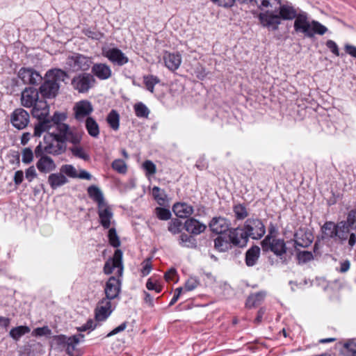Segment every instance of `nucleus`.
I'll return each instance as SVG.
<instances>
[{
	"label": "nucleus",
	"instance_id": "obj_27",
	"mask_svg": "<svg viewBox=\"0 0 356 356\" xmlns=\"http://www.w3.org/2000/svg\"><path fill=\"white\" fill-rule=\"evenodd\" d=\"M175 214L180 218H186L193 213V207L185 202H177L172 207Z\"/></svg>",
	"mask_w": 356,
	"mask_h": 356
},
{
	"label": "nucleus",
	"instance_id": "obj_22",
	"mask_svg": "<svg viewBox=\"0 0 356 356\" xmlns=\"http://www.w3.org/2000/svg\"><path fill=\"white\" fill-rule=\"evenodd\" d=\"M74 111L76 119L80 121L89 115L92 112L93 108L89 101L82 100L76 104Z\"/></svg>",
	"mask_w": 356,
	"mask_h": 356
},
{
	"label": "nucleus",
	"instance_id": "obj_29",
	"mask_svg": "<svg viewBox=\"0 0 356 356\" xmlns=\"http://www.w3.org/2000/svg\"><path fill=\"white\" fill-rule=\"evenodd\" d=\"M87 192L88 196L97 204V207L106 203L103 193L97 186L94 185L89 186Z\"/></svg>",
	"mask_w": 356,
	"mask_h": 356
},
{
	"label": "nucleus",
	"instance_id": "obj_51",
	"mask_svg": "<svg viewBox=\"0 0 356 356\" xmlns=\"http://www.w3.org/2000/svg\"><path fill=\"white\" fill-rule=\"evenodd\" d=\"M22 161L25 164H29L33 161L34 154L30 147H26L22 152Z\"/></svg>",
	"mask_w": 356,
	"mask_h": 356
},
{
	"label": "nucleus",
	"instance_id": "obj_59",
	"mask_svg": "<svg viewBox=\"0 0 356 356\" xmlns=\"http://www.w3.org/2000/svg\"><path fill=\"white\" fill-rule=\"evenodd\" d=\"M25 177L29 182L32 181L37 177V172L33 165L30 166L26 170Z\"/></svg>",
	"mask_w": 356,
	"mask_h": 356
},
{
	"label": "nucleus",
	"instance_id": "obj_60",
	"mask_svg": "<svg viewBox=\"0 0 356 356\" xmlns=\"http://www.w3.org/2000/svg\"><path fill=\"white\" fill-rule=\"evenodd\" d=\"M326 47L331 51V52L332 54H334L335 56H339V47H338V45L337 44V43L332 40H328L327 42H326Z\"/></svg>",
	"mask_w": 356,
	"mask_h": 356
},
{
	"label": "nucleus",
	"instance_id": "obj_50",
	"mask_svg": "<svg viewBox=\"0 0 356 356\" xmlns=\"http://www.w3.org/2000/svg\"><path fill=\"white\" fill-rule=\"evenodd\" d=\"M155 213L157 218L161 220H167L171 218V212L169 209L162 207H156Z\"/></svg>",
	"mask_w": 356,
	"mask_h": 356
},
{
	"label": "nucleus",
	"instance_id": "obj_5",
	"mask_svg": "<svg viewBox=\"0 0 356 356\" xmlns=\"http://www.w3.org/2000/svg\"><path fill=\"white\" fill-rule=\"evenodd\" d=\"M294 29L296 32L303 33L306 37L312 38L314 34L324 35L327 29L318 21L308 20L307 14L301 12L295 17Z\"/></svg>",
	"mask_w": 356,
	"mask_h": 356
},
{
	"label": "nucleus",
	"instance_id": "obj_23",
	"mask_svg": "<svg viewBox=\"0 0 356 356\" xmlns=\"http://www.w3.org/2000/svg\"><path fill=\"white\" fill-rule=\"evenodd\" d=\"M31 113L37 119L47 118L49 114V106L46 101L38 100L32 106Z\"/></svg>",
	"mask_w": 356,
	"mask_h": 356
},
{
	"label": "nucleus",
	"instance_id": "obj_44",
	"mask_svg": "<svg viewBox=\"0 0 356 356\" xmlns=\"http://www.w3.org/2000/svg\"><path fill=\"white\" fill-rule=\"evenodd\" d=\"M152 193L154 198L156 200L159 204L163 205L165 203L166 195L163 190H161L158 186H154L152 188Z\"/></svg>",
	"mask_w": 356,
	"mask_h": 356
},
{
	"label": "nucleus",
	"instance_id": "obj_62",
	"mask_svg": "<svg viewBox=\"0 0 356 356\" xmlns=\"http://www.w3.org/2000/svg\"><path fill=\"white\" fill-rule=\"evenodd\" d=\"M127 322H123L119 326L116 327L111 332H110L106 335V337H109L113 336V335H115V334H118V333H119L120 332L124 331L127 328Z\"/></svg>",
	"mask_w": 356,
	"mask_h": 356
},
{
	"label": "nucleus",
	"instance_id": "obj_47",
	"mask_svg": "<svg viewBox=\"0 0 356 356\" xmlns=\"http://www.w3.org/2000/svg\"><path fill=\"white\" fill-rule=\"evenodd\" d=\"M108 241L111 245L118 248L120 245V241L115 228H111L108 234Z\"/></svg>",
	"mask_w": 356,
	"mask_h": 356
},
{
	"label": "nucleus",
	"instance_id": "obj_57",
	"mask_svg": "<svg viewBox=\"0 0 356 356\" xmlns=\"http://www.w3.org/2000/svg\"><path fill=\"white\" fill-rule=\"evenodd\" d=\"M142 264H143V268L141 270V273H142L143 276H146L150 273V271L152 268L151 259L148 258V259H145L143 262Z\"/></svg>",
	"mask_w": 356,
	"mask_h": 356
},
{
	"label": "nucleus",
	"instance_id": "obj_31",
	"mask_svg": "<svg viewBox=\"0 0 356 356\" xmlns=\"http://www.w3.org/2000/svg\"><path fill=\"white\" fill-rule=\"evenodd\" d=\"M47 119L50 122L51 127H55V131L59 132V125L70 127L68 124L63 122L66 119V115L63 113L55 112L53 116L50 117L48 115Z\"/></svg>",
	"mask_w": 356,
	"mask_h": 356
},
{
	"label": "nucleus",
	"instance_id": "obj_32",
	"mask_svg": "<svg viewBox=\"0 0 356 356\" xmlns=\"http://www.w3.org/2000/svg\"><path fill=\"white\" fill-rule=\"evenodd\" d=\"M266 295L265 291H259L250 295L246 300L245 306L248 308L257 306L264 300Z\"/></svg>",
	"mask_w": 356,
	"mask_h": 356
},
{
	"label": "nucleus",
	"instance_id": "obj_16",
	"mask_svg": "<svg viewBox=\"0 0 356 356\" xmlns=\"http://www.w3.org/2000/svg\"><path fill=\"white\" fill-rule=\"evenodd\" d=\"M18 77L24 84L36 85L42 81L41 75L32 68L22 67L18 72Z\"/></svg>",
	"mask_w": 356,
	"mask_h": 356
},
{
	"label": "nucleus",
	"instance_id": "obj_61",
	"mask_svg": "<svg viewBox=\"0 0 356 356\" xmlns=\"http://www.w3.org/2000/svg\"><path fill=\"white\" fill-rule=\"evenodd\" d=\"M46 154L47 153H46L45 146L43 147L40 142L35 148L33 154H35V156L37 158L40 159L42 156H48V155H47Z\"/></svg>",
	"mask_w": 356,
	"mask_h": 356
},
{
	"label": "nucleus",
	"instance_id": "obj_14",
	"mask_svg": "<svg viewBox=\"0 0 356 356\" xmlns=\"http://www.w3.org/2000/svg\"><path fill=\"white\" fill-rule=\"evenodd\" d=\"M103 55L113 64L118 66H122L129 62V58L118 48L104 50Z\"/></svg>",
	"mask_w": 356,
	"mask_h": 356
},
{
	"label": "nucleus",
	"instance_id": "obj_34",
	"mask_svg": "<svg viewBox=\"0 0 356 356\" xmlns=\"http://www.w3.org/2000/svg\"><path fill=\"white\" fill-rule=\"evenodd\" d=\"M86 128L90 136L94 138L98 137L99 127L97 122L91 117H88L86 120Z\"/></svg>",
	"mask_w": 356,
	"mask_h": 356
},
{
	"label": "nucleus",
	"instance_id": "obj_12",
	"mask_svg": "<svg viewBox=\"0 0 356 356\" xmlns=\"http://www.w3.org/2000/svg\"><path fill=\"white\" fill-rule=\"evenodd\" d=\"M111 300L102 298L99 300L95 309V316L97 321H104L108 318L113 311Z\"/></svg>",
	"mask_w": 356,
	"mask_h": 356
},
{
	"label": "nucleus",
	"instance_id": "obj_38",
	"mask_svg": "<svg viewBox=\"0 0 356 356\" xmlns=\"http://www.w3.org/2000/svg\"><path fill=\"white\" fill-rule=\"evenodd\" d=\"M106 121L111 128L113 130H118L120 127V115L115 110H111L108 113Z\"/></svg>",
	"mask_w": 356,
	"mask_h": 356
},
{
	"label": "nucleus",
	"instance_id": "obj_58",
	"mask_svg": "<svg viewBox=\"0 0 356 356\" xmlns=\"http://www.w3.org/2000/svg\"><path fill=\"white\" fill-rule=\"evenodd\" d=\"M97 326V324L94 323V321L92 319H89L86 323L81 325V327H79L77 328L78 331L79 332H85L87 330H93Z\"/></svg>",
	"mask_w": 356,
	"mask_h": 356
},
{
	"label": "nucleus",
	"instance_id": "obj_55",
	"mask_svg": "<svg viewBox=\"0 0 356 356\" xmlns=\"http://www.w3.org/2000/svg\"><path fill=\"white\" fill-rule=\"evenodd\" d=\"M143 166L147 175H152L156 173V168L152 161L147 160L143 163Z\"/></svg>",
	"mask_w": 356,
	"mask_h": 356
},
{
	"label": "nucleus",
	"instance_id": "obj_3",
	"mask_svg": "<svg viewBox=\"0 0 356 356\" xmlns=\"http://www.w3.org/2000/svg\"><path fill=\"white\" fill-rule=\"evenodd\" d=\"M277 5L279 6L278 13L275 10H267L259 14L258 18L264 27L276 31L278 29L282 19L291 20L297 16V10L291 4H282L280 2V4Z\"/></svg>",
	"mask_w": 356,
	"mask_h": 356
},
{
	"label": "nucleus",
	"instance_id": "obj_26",
	"mask_svg": "<svg viewBox=\"0 0 356 356\" xmlns=\"http://www.w3.org/2000/svg\"><path fill=\"white\" fill-rule=\"evenodd\" d=\"M36 168L40 172L47 174L54 171L56 168V165L53 159L49 156H42L36 162Z\"/></svg>",
	"mask_w": 356,
	"mask_h": 356
},
{
	"label": "nucleus",
	"instance_id": "obj_49",
	"mask_svg": "<svg viewBox=\"0 0 356 356\" xmlns=\"http://www.w3.org/2000/svg\"><path fill=\"white\" fill-rule=\"evenodd\" d=\"M60 172L65 174L67 176L72 178H77V172L76 168L70 164H65L61 166Z\"/></svg>",
	"mask_w": 356,
	"mask_h": 356
},
{
	"label": "nucleus",
	"instance_id": "obj_37",
	"mask_svg": "<svg viewBox=\"0 0 356 356\" xmlns=\"http://www.w3.org/2000/svg\"><path fill=\"white\" fill-rule=\"evenodd\" d=\"M230 243L232 244L230 240L228 241L219 236L214 240V248L219 252H226L231 248Z\"/></svg>",
	"mask_w": 356,
	"mask_h": 356
},
{
	"label": "nucleus",
	"instance_id": "obj_45",
	"mask_svg": "<svg viewBox=\"0 0 356 356\" xmlns=\"http://www.w3.org/2000/svg\"><path fill=\"white\" fill-rule=\"evenodd\" d=\"M341 221L350 227V229H356V209L350 210L347 213L346 219Z\"/></svg>",
	"mask_w": 356,
	"mask_h": 356
},
{
	"label": "nucleus",
	"instance_id": "obj_64",
	"mask_svg": "<svg viewBox=\"0 0 356 356\" xmlns=\"http://www.w3.org/2000/svg\"><path fill=\"white\" fill-rule=\"evenodd\" d=\"M344 49L346 54H349L352 57L356 58V47L352 44H347L344 47Z\"/></svg>",
	"mask_w": 356,
	"mask_h": 356
},
{
	"label": "nucleus",
	"instance_id": "obj_19",
	"mask_svg": "<svg viewBox=\"0 0 356 356\" xmlns=\"http://www.w3.org/2000/svg\"><path fill=\"white\" fill-rule=\"evenodd\" d=\"M39 99L38 91L37 89L29 87L26 88L21 95V104L26 108H31Z\"/></svg>",
	"mask_w": 356,
	"mask_h": 356
},
{
	"label": "nucleus",
	"instance_id": "obj_8",
	"mask_svg": "<svg viewBox=\"0 0 356 356\" xmlns=\"http://www.w3.org/2000/svg\"><path fill=\"white\" fill-rule=\"evenodd\" d=\"M95 82L96 80L92 74L85 72L74 76L71 84L79 92L86 93L94 86Z\"/></svg>",
	"mask_w": 356,
	"mask_h": 356
},
{
	"label": "nucleus",
	"instance_id": "obj_33",
	"mask_svg": "<svg viewBox=\"0 0 356 356\" xmlns=\"http://www.w3.org/2000/svg\"><path fill=\"white\" fill-rule=\"evenodd\" d=\"M38 120V122L35 125L33 135L34 136L40 137L42 133L49 131L51 126L47 118Z\"/></svg>",
	"mask_w": 356,
	"mask_h": 356
},
{
	"label": "nucleus",
	"instance_id": "obj_20",
	"mask_svg": "<svg viewBox=\"0 0 356 356\" xmlns=\"http://www.w3.org/2000/svg\"><path fill=\"white\" fill-rule=\"evenodd\" d=\"M165 66L170 71L177 70L181 63V56L179 53L165 52L163 56Z\"/></svg>",
	"mask_w": 356,
	"mask_h": 356
},
{
	"label": "nucleus",
	"instance_id": "obj_11",
	"mask_svg": "<svg viewBox=\"0 0 356 356\" xmlns=\"http://www.w3.org/2000/svg\"><path fill=\"white\" fill-rule=\"evenodd\" d=\"M10 122L18 130L25 129L30 122L29 113L22 108L15 109L10 114Z\"/></svg>",
	"mask_w": 356,
	"mask_h": 356
},
{
	"label": "nucleus",
	"instance_id": "obj_4",
	"mask_svg": "<svg viewBox=\"0 0 356 356\" xmlns=\"http://www.w3.org/2000/svg\"><path fill=\"white\" fill-rule=\"evenodd\" d=\"M68 78L66 72L61 69L54 68L48 70L45 74V81L40 86V93L44 98L56 97L60 87V83Z\"/></svg>",
	"mask_w": 356,
	"mask_h": 356
},
{
	"label": "nucleus",
	"instance_id": "obj_24",
	"mask_svg": "<svg viewBox=\"0 0 356 356\" xmlns=\"http://www.w3.org/2000/svg\"><path fill=\"white\" fill-rule=\"evenodd\" d=\"M92 73L99 80H106L112 76V70L106 63H95L92 67Z\"/></svg>",
	"mask_w": 356,
	"mask_h": 356
},
{
	"label": "nucleus",
	"instance_id": "obj_53",
	"mask_svg": "<svg viewBox=\"0 0 356 356\" xmlns=\"http://www.w3.org/2000/svg\"><path fill=\"white\" fill-rule=\"evenodd\" d=\"M83 33L85 35L93 40H100L103 37L102 33L90 29H83Z\"/></svg>",
	"mask_w": 356,
	"mask_h": 356
},
{
	"label": "nucleus",
	"instance_id": "obj_9",
	"mask_svg": "<svg viewBox=\"0 0 356 356\" xmlns=\"http://www.w3.org/2000/svg\"><path fill=\"white\" fill-rule=\"evenodd\" d=\"M92 64L90 57L81 54H73L67 58V65L74 71H87Z\"/></svg>",
	"mask_w": 356,
	"mask_h": 356
},
{
	"label": "nucleus",
	"instance_id": "obj_36",
	"mask_svg": "<svg viewBox=\"0 0 356 356\" xmlns=\"http://www.w3.org/2000/svg\"><path fill=\"white\" fill-rule=\"evenodd\" d=\"M179 244L185 248H195L197 247V241L193 236L182 233L179 236Z\"/></svg>",
	"mask_w": 356,
	"mask_h": 356
},
{
	"label": "nucleus",
	"instance_id": "obj_17",
	"mask_svg": "<svg viewBox=\"0 0 356 356\" xmlns=\"http://www.w3.org/2000/svg\"><path fill=\"white\" fill-rule=\"evenodd\" d=\"M230 225V220L221 216L213 217L209 223L211 231L218 234H223L227 231L229 232Z\"/></svg>",
	"mask_w": 356,
	"mask_h": 356
},
{
	"label": "nucleus",
	"instance_id": "obj_6",
	"mask_svg": "<svg viewBox=\"0 0 356 356\" xmlns=\"http://www.w3.org/2000/svg\"><path fill=\"white\" fill-rule=\"evenodd\" d=\"M275 231L274 227L269 228L268 234L261 242V248L264 252H272L276 256L282 258L286 252V246L284 239L273 237V233Z\"/></svg>",
	"mask_w": 356,
	"mask_h": 356
},
{
	"label": "nucleus",
	"instance_id": "obj_2",
	"mask_svg": "<svg viewBox=\"0 0 356 356\" xmlns=\"http://www.w3.org/2000/svg\"><path fill=\"white\" fill-rule=\"evenodd\" d=\"M266 233V227L258 218H248L243 227L232 228L229 230V239L235 246L244 247L249 238L254 240L261 238Z\"/></svg>",
	"mask_w": 356,
	"mask_h": 356
},
{
	"label": "nucleus",
	"instance_id": "obj_63",
	"mask_svg": "<svg viewBox=\"0 0 356 356\" xmlns=\"http://www.w3.org/2000/svg\"><path fill=\"white\" fill-rule=\"evenodd\" d=\"M344 348L351 353L352 356H356V343L350 341L344 344Z\"/></svg>",
	"mask_w": 356,
	"mask_h": 356
},
{
	"label": "nucleus",
	"instance_id": "obj_18",
	"mask_svg": "<svg viewBox=\"0 0 356 356\" xmlns=\"http://www.w3.org/2000/svg\"><path fill=\"white\" fill-rule=\"evenodd\" d=\"M97 213L101 225L104 229H108L111 225L113 213L107 202L97 207Z\"/></svg>",
	"mask_w": 356,
	"mask_h": 356
},
{
	"label": "nucleus",
	"instance_id": "obj_46",
	"mask_svg": "<svg viewBox=\"0 0 356 356\" xmlns=\"http://www.w3.org/2000/svg\"><path fill=\"white\" fill-rule=\"evenodd\" d=\"M182 222L178 218H173L168 223V229L172 234H177L181 232Z\"/></svg>",
	"mask_w": 356,
	"mask_h": 356
},
{
	"label": "nucleus",
	"instance_id": "obj_30",
	"mask_svg": "<svg viewBox=\"0 0 356 356\" xmlns=\"http://www.w3.org/2000/svg\"><path fill=\"white\" fill-rule=\"evenodd\" d=\"M260 255V248L257 245L251 247L245 253V264L248 266L256 264Z\"/></svg>",
	"mask_w": 356,
	"mask_h": 356
},
{
	"label": "nucleus",
	"instance_id": "obj_52",
	"mask_svg": "<svg viewBox=\"0 0 356 356\" xmlns=\"http://www.w3.org/2000/svg\"><path fill=\"white\" fill-rule=\"evenodd\" d=\"M51 330L48 326H43L41 327H37L32 332V335L35 337H42V336H50Z\"/></svg>",
	"mask_w": 356,
	"mask_h": 356
},
{
	"label": "nucleus",
	"instance_id": "obj_25",
	"mask_svg": "<svg viewBox=\"0 0 356 356\" xmlns=\"http://www.w3.org/2000/svg\"><path fill=\"white\" fill-rule=\"evenodd\" d=\"M186 231L193 234L198 235L203 233L207 226L194 218H188L184 222Z\"/></svg>",
	"mask_w": 356,
	"mask_h": 356
},
{
	"label": "nucleus",
	"instance_id": "obj_54",
	"mask_svg": "<svg viewBox=\"0 0 356 356\" xmlns=\"http://www.w3.org/2000/svg\"><path fill=\"white\" fill-rule=\"evenodd\" d=\"M298 259L302 263H307L314 259V255L309 251H300L298 254Z\"/></svg>",
	"mask_w": 356,
	"mask_h": 356
},
{
	"label": "nucleus",
	"instance_id": "obj_56",
	"mask_svg": "<svg viewBox=\"0 0 356 356\" xmlns=\"http://www.w3.org/2000/svg\"><path fill=\"white\" fill-rule=\"evenodd\" d=\"M199 282L196 279L191 277L186 282L184 285V291H193L199 285Z\"/></svg>",
	"mask_w": 356,
	"mask_h": 356
},
{
	"label": "nucleus",
	"instance_id": "obj_1",
	"mask_svg": "<svg viewBox=\"0 0 356 356\" xmlns=\"http://www.w3.org/2000/svg\"><path fill=\"white\" fill-rule=\"evenodd\" d=\"M59 132H48L44 136L46 153L53 156L64 154L67 150V142L73 145L79 144L81 135L74 129L59 125Z\"/></svg>",
	"mask_w": 356,
	"mask_h": 356
},
{
	"label": "nucleus",
	"instance_id": "obj_40",
	"mask_svg": "<svg viewBox=\"0 0 356 356\" xmlns=\"http://www.w3.org/2000/svg\"><path fill=\"white\" fill-rule=\"evenodd\" d=\"M134 109L136 115L140 118H147L150 113L149 109L143 102H138L135 104Z\"/></svg>",
	"mask_w": 356,
	"mask_h": 356
},
{
	"label": "nucleus",
	"instance_id": "obj_15",
	"mask_svg": "<svg viewBox=\"0 0 356 356\" xmlns=\"http://www.w3.org/2000/svg\"><path fill=\"white\" fill-rule=\"evenodd\" d=\"M121 290V282L114 276L108 278L104 287L106 297L104 298L113 300L119 296Z\"/></svg>",
	"mask_w": 356,
	"mask_h": 356
},
{
	"label": "nucleus",
	"instance_id": "obj_10",
	"mask_svg": "<svg viewBox=\"0 0 356 356\" xmlns=\"http://www.w3.org/2000/svg\"><path fill=\"white\" fill-rule=\"evenodd\" d=\"M122 251L120 249L115 250L113 257L109 258L104 264L103 271L106 275H110L113 273L114 268H118L119 276L122 275Z\"/></svg>",
	"mask_w": 356,
	"mask_h": 356
},
{
	"label": "nucleus",
	"instance_id": "obj_21",
	"mask_svg": "<svg viewBox=\"0 0 356 356\" xmlns=\"http://www.w3.org/2000/svg\"><path fill=\"white\" fill-rule=\"evenodd\" d=\"M294 237L296 246L302 248H307L309 246L314 240L312 234L309 231L303 229L298 230L296 232Z\"/></svg>",
	"mask_w": 356,
	"mask_h": 356
},
{
	"label": "nucleus",
	"instance_id": "obj_39",
	"mask_svg": "<svg viewBox=\"0 0 356 356\" xmlns=\"http://www.w3.org/2000/svg\"><path fill=\"white\" fill-rule=\"evenodd\" d=\"M323 233L330 238L337 237V224L332 221H327L321 227Z\"/></svg>",
	"mask_w": 356,
	"mask_h": 356
},
{
	"label": "nucleus",
	"instance_id": "obj_48",
	"mask_svg": "<svg viewBox=\"0 0 356 356\" xmlns=\"http://www.w3.org/2000/svg\"><path fill=\"white\" fill-rule=\"evenodd\" d=\"M111 165L113 169L119 173L124 174L127 172V166L125 162L122 159L114 160Z\"/></svg>",
	"mask_w": 356,
	"mask_h": 356
},
{
	"label": "nucleus",
	"instance_id": "obj_28",
	"mask_svg": "<svg viewBox=\"0 0 356 356\" xmlns=\"http://www.w3.org/2000/svg\"><path fill=\"white\" fill-rule=\"evenodd\" d=\"M67 182V179L62 172L52 173L48 177V183L52 189H56Z\"/></svg>",
	"mask_w": 356,
	"mask_h": 356
},
{
	"label": "nucleus",
	"instance_id": "obj_13",
	"mask_svg": "<svg viewBox=\"0 0 356 356\" xmlns=\"http://www.w3.org/2000/svg\"><path fill=\"white\" fill-rule=\"evenodd\" d=\"M337 237L341 241H345L348 240V243L350 247H353L356 243V234L350 233V227L346 225L345 222L340 221L337 224Z\"/></svg>",
	"mask_w": 356,
	"mask_h": 356
},
{
	"label": "nucleus",
	"instance_id": "obj_42",
	"mask_svg": "<svg viewBox=\"0 0 356 356\" xmlns=\"http://www.w3.org/2000/svg\"><path fill=\"white\" fill-rule=\"evenodd\" d=\"M233 211L236 220H244L248 216L246 207L243 204H237L233 207Z\"/></svg>",
	"mask_w": 356,
	"mask_h": 356
},
{
	"label": "nucleus",
	"instance_id": "obj_35",
	"mask_svg": "<svg viewBox=\"0 0 356 356\" xmlns=\"http://www.w3.org/2000/svg\"><path fill=\"white\" fill-rule=\"evenodd\" d=\"M31 329L26 325H20L13 327L9 332L10 337L15 341H18L22 336L29 333Z\"/></svg>",
	"mask_w": 356,
	"mask_h": 356
},
{
	"label": "nucleus",
	"instance_id": "obj_7",
	"mask_svg": "<svg viewBox=\"0 0 356 356\" xmlns=\"http://www.w3.org/2000/svg\"><path fill=\"white\" fill-rule=\"evenodd\" d=\"M84 338V335L79 334L72 337H67L64 334L55 335L53 337L54 343L60 347H66V352L70 356H73L76 346L79 343L81 339Z\"/></svg>",
	"mask_w": 356,
	"mask_h": 356
},
{
	"label": "nucleus",
	"instance_id": "obj_43",
	"mask_svg": "<svg viewBox=\"0 0 356 356\" xmlns=\"http://www.w3.org/2000/svg\"><path fill=\"white\" fill-rule=\"evenodd\" d=\"M143 81L148 91L153 93L154 91V86L160 82V79L154 75H145Z\"/></svg>",
	"mask_w": 356,
	"mask_h": 356
},
{
	"label": "nucleus",
	"instance_id": "obj_41",
	"mask_svg": "<svg viewBox=\"0 0 356 356\" xmlns=\"http://www.w3.org/2000/svg\"><path fill=\"white\" fill-rule=\"evenodd\" d=\"M79 144L74 145V146L70 147V151L72 152V155L76 158L81 159L84 161H89L90 156L87 154L83 148Z\"/></svg>",
	"mask_w": 356,
	"mask_h": 356
}]
</instances>
